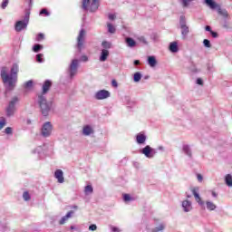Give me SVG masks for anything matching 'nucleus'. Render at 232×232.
Here are the masks:
<instances>
[{"instance_id": "f257e3e1", "label": "nucleus", "mask_w": 232, "mask_h": 232, "mask_svg": "<svg viewBox=\"0 0 232 232\" xmlns=\"http://www.w3.org/2000/svg\"><path fill=\"white\" fill-rule=\"evenodd\" d=\"M17 73H19V64L17 63H14L11 70L6 66H3L1 68L0 76L7 90H13L15 88Z\"/></svg>"}, {"instance_id": "f03ea898", "label": "nucleus", "mask_w": 232, "mask_h": 232, "mask_svg": "<svg viewBox=\"0 0 232 232\" xmlns=\"http://www.w3.org/2000/svg\"><path fill=\"white\" fill-rule=\"evenodd\" d=\"M38 105L41 110V113L44 117H48L50 111H52V102H48L44 95H38Z\"/></svg>"}, {"instance_id": "7ed1b4c3", "label": "nucleus", "mask_w": 232, "mask_h": 232, "mask_svg": "<svg viewBox=\"0 0 232 232\" xmlns=\"http://www.w3.org/2000/svg\"><path fill=\"white\" fill-rule=\"evenodd\" d=\"M99 6H101L99 0H82V8L85 12L93 14L99 10Z\"/></svg>"}, {"instance_id": "20e7f679", "label": "nucleus", "mask_w": 232, "mask_h": 232, "mask_svg": "<svg viewBox=\"0 0 232 232\" xmlns=\"http://www.w3.org/2000/svg\"><path fill=\"white\" fill-rule=\"evenodd\" d=\"M19 104V97L14 96L8 102L7 107L5 108V115L6 117H14L15 115V111L17 108L15 105Z\"/></svg>"}, {"instance_id": "39448f33", "label": "nucleus", "mask_w": 232, "mask_h": 232, "mask_svg": "<svg viewBox=\"0 0 232 232\" xmlns=\"http://www.w3.org/2000/svg\"><path fill=\"white\" fill-rule=\"evenodd\" d=\"M30 23V13H26L24 20H19L14 24L15 32H23L28 28V24Z\"/></svg>"}, {"instance_id": "423d86ee", "label": "nucleus", "mask_w": 232, "mask_h": 232, "mask_svg": "<svg viewBox=\"0 0 232 232\" xmlns=\"http://www.w3.org/2000/svg\"><path fill=\"white\" fill-rule=\"evenodd\" d=\"M179 28L181 30V39L186 41L188 39V35L189 34V26L186 24V16L181 15L179 17Z\"/></svg>"}, {"instance_id": "0eeeda50", "label": "nucleus", "mask_w": 232, "mask_h": 232, "mask_svg": "<svg viewBox=\"0 0 232 232\" xmlns=\"http://www.w3.org/2000/svg\"><path fill=\"white\" fill-rule=\"evenodd\" d=\"M52 131H53V126H52V122L46 121L43 124L41 129V135L45 139L52 135Z\"/></svg>"}, {"instance_id": "6e6552de", "label": "nucleus", "mask_w": 232, "mask_h": 232, "mask_svg": "<svg viewBox=\"0 0 232 232\" xmlns=\"http://www.w3.org/2000/svg\"><path fill=\"white\" fill-rule=\"evenodd\" d=\"M78 70H79V60L77 59L72 60L68 69L70 79H73L74 76L77 75Z\"/></svg>"}, {"instance_id": "1a4fd4ad", "label": "nucleus", "mask_w": 232, "mask_h": 232, "mask_svg": "<svg viewBox=\"0 0 232 232\" xmlns=\"http://www.w3.org/2000/svg\"><path fill=\"white\" fill-rule=\"evenodd\" d=\"M86 41V30L82 29L80 30V33L77 37V49L79 52L82 51V48H84V42Z\"/></svg>"}, {"instance_id": "9d476101", "label": "nucleus", "mask_w": 232, "mask_h": 232, "mask_svg": "<svg viewBox=\"0 0 232 232\" xmlns=\"http://www.w3.org/2000/svg\"><path fill=\"white\" fill-rule=\"evenodd\" d=\"M140 153L145 155L147 159H153L155 155H157V150L151 148L150 145H147L140 150Z\"/></svg>"}, {"instance_id": "9b49d317", "label": "nucleus", "mask_w": 232, "mask_h": 232, "mask_svg": "<svg viewBox=\"0 0 232 232\" xmlns=\"http://www.w3.org/2000/svg\"><path fill=\"white\" fill-rule=\"evenodd\" d=\"M111 96V93L107 90H100L94 94V99L97 101H104V99H108Z\"/></svg>"}, {"instance_id": "f8f14e48", "label": "nucleus", "mask_w": 232, "mask_h": 232, "mask_svg": "<svg viewBox=\"0 0 232 232\" xmlns=\"http://www.w3.org/2000/svg\"><path fill=\"white\" fill-rule=\"evenodd\" d=\"M181 207L184 213H189L193 210V203L189 199H185L181 202Z\"/></svg>"}, {"instance_id": "ddd939ff", "label": "nucleus", "mask_w": 232, "mask_h": 232, "mask_svg": "<svg viewBox=\"0 0 232 232\" xmlns=\"http://www.w3.org/2000/svg\"><path fill=\"white\" fill-rule=\"evenodd\" d=\"M108 57H110V51L102 49L99 57L100 63H106V61H108Z\"/></svg>"}, {"instance_id": "4468645a", "label": "nucleus", "mask_w": 232, "mask_h": 232, "mask_svg": "<svg viewBox=\"0 0 232 232\" xmlns=\"http://www.w3.org/2000/svg\"><path fill=\"white\" fill-rule=\"evenodd\" d=\"M95 133V130H93V127L92 125H85L82 128V135L85 137H90V135H93Z\"/></svg>"}, {"instance_id": "2eb2a0df", "label": "nucleus", "mask_w": 232, "mask_h": 232, "mask_svg": "<svg viewBox=\"0 0 232 232\" xmlns=\"http://www.w3.org/2000/svg\"><path fill=\"white\" fill-rule=\"evenodd\" d=\"M148 137L144 132H140L136 135V142L137 144H146Z\"/></svg>"}, {"instance_id": "dca6fc26", "label": "nucleus", "mask_w": 232, "mask_h": 232, "mask_svg": "<svg viewBox=\"0 0 232 232\" xmlns=\"http://www.w3.org/2000/svg\"><path fill=\"white\" fill-rule=\"evenodd\" d=\"M192 195H194L195 200L199 206H204V202L198 194V188H192Z\"/></svg>"}, {"instance_id": "f3484780", "label": "nucleus", "mask_w": 232, "mask_h": 232, "mask_svg": "<svg viewBox=\"0 0 232 232\" xmlns=\"http://www.w3.org/2000/svg\"><path fill=\"white\" fill-rule=\"evenodd\" d=\"M54 177L57 179L59 184L64 183V172L61 169H56L54 172Z\"/></svg>"}, {"instance_id": "a211bd4d", "label": "nucleus", "mask_w": 232, "mask_h": 232, "mask_svg": "<svg viewBox=\"0 0 232 232\" xmlns=\"http://www.w3.org/2000/svg\"><path fill=\"white\" fill-rule=\"evenodd\" d=\"M73 213H75L73 210H70L65 216H63L59 221L60 226H63V224H66V221L68 220V218H72Z\"/></svg>"}, {"instance_id": "6ab92c4d", "label": "nucleus", "mask_w": 232, "mask_h": 232, "mask_svg": "<svg viewBox=\"0 0 232 232\" xmlns=\"http://www.w3.org/2000/svg\"><path fill=\"white\" fill-rule=\"evenodd\" d=\"M182 150L188 159H193V152L191 151V147H189V145H183Z\"/></svg>"}, {"instance_id": "aec40b11", "label": "nucleus", "mask_w": 232, "mask_h": 232, "mask_svg": "<svg viewBox=\"0 0 232 232\" xmlns=\"http://www.w3.org/2000/svg\"><path fill=\"white\" fill-rule=\"evenodd\" d=\"M169 49L171 53H177L179 52V44L177 42L170 43Z\"/></svg>"}, {"instance_id": "412c9836", "label": "nucleus", "mask_w": 232, "mask_h": 232, "mask_svg": "<svg viewBox=\"0 0 232 232\" xmlns=\"http://www.w3.org/2000/svg\"><path fill=\"white\" fill-rule=\"evenodd\" d=\"M147 63L150 68L157 66V58L155 56H148Z\"/></svg>"}, {"instance_id": "4be33fe9", "label": "nucleus", "mask_w": 232, "mask_h": 232, "mask_svg": "<svg viewBox=\"0 0 232 232\" xmlns=\"http://www.w3.org/2000/svg\"><path fill=\"white\" fill-rule=\"evenodd\" d=\"M205 3L207 5L209 6V8H211V10L218 8V5L216 3L215 0H205Z\"/></svg>"}, {"instance_id": "5701e85b", "label": "nucleus", "mask_w": 232, "mask_h": 232, "mask_svg": "<svg viewBox=\"0 0 232 232\" xmlns=\"http://www.w3.org/2000/svg\"><path fill=\"white\" fill-rule=\"evenodd\" d=\"M51 87H52V82H50V80L45 81L43 85V93H46Z\"/></svg>"}, {"instance_id": "b1692460", "label": "nucleus", "mask_w": 232, "mask_h": 232, "mask_svg": "<svg viewBox=\"0 0 232 232\" xmlns=\"http://www.w3.org/2000/svg\"><path fill=\"white\" fill-rule=\"evenodd\" d=\"M218 14L219 15H222V17H225L226 19H227V17H229V13H227V10L222 9L220 7H218Z\"/></svg>"}, {"instance_id": "393cba45", "label": "nucleus", "mask_w": 232, "mask_h": 232, "mask_svg": "<svg viewBox=\"0 0 232 232\" xmlns=\"http://www.w3.org/2000/svg\"><path fill=\"white\" fill-rule=\"evenodd\" d=\"M126 43L129 48H133L137 45V42H135L133 38H130V37L126 38Z\"/></svg>"}, {"instance_id": "a878e982", "label": "nucleus", "mask_w": 232, "mask_h": 232, "mask_svg": "<svg viewBox=\"0 0 232 232\" xmlns=\"http://www.w3.org/2000/svg\"><path fill=\"white\" fill-rule=\"evenodd\" d=\"M206 206L208 211H215V209H217V205L211 201H207Z\"/></svg>"}, {"instance_id": "bb28decb", "label": "nucleus", "mask_w": 232, "mask_h": 232, "mask_svg": "<svg viewBox=\"0 0 232 232\" xmlns=\"http://www.w3.org/2000/svg\"><path fill=\"white\" fill-rule=\"evenodd\" d=\"M102 50H111V42H108V41H103L102 43Z\"/></svg>"}, {"instance_id": "cd10ccee", "label": "nucleus", "mask_w": 232, "mask_h": 232, "mask_svg": "<svg viewBox=\"0 0 232 232\" xmlns=\"http://www.w3.org/2000/svg\"><path fill=\"white\" fill-rule=\"evenodd\" d=\"M225 183L227 184V186H228V188H232V176H231V174H227L225 177Z\"/></svg>"}, {"instance_id": "c85d7f7f", "label": "nucleus", "mask_w": 232, "mask_h": 232, "mask_svg": "<svg viewBox=\"0 0 232 232\" xmlns=\"http://www.w3.org/2000/svg\"><path fill=\"white\" fill-rule=\"evenodd\" d=\"M33 155H38V159H39V155H41V153H43V146H38L36 147L34 150H32Z\"/></svg>"}, {"instance_id": "c756f323", "label": "nucleus", "mask_w": 232, "mask_h": 232, "mask_svg": "<svg viewBox=\"0 0 232 232\" xmlns=\"http://www.w3.org/2000/svg\"><path fill=\"white\" fill-rule=\"evenodd\" d=\"M141 79H142V73L139 72L134 73V76H133L134 82H140Z\"/></svg>"}, {"instance_id": "7c9ffc66", "label": "nucleus", "mask_w": 232, "mask_h": 232, "mask_svg": "<svg viewBox=\"0 0 232 232\" xmlns=\"http://www.w3.org/2000/svg\"><path fill=\"white\" fill-rule=\"evenodd\" d=\"M84 193L85 195H92V193H93V187H92V185L85 186Z\"/></svg>"}, {"instance_id": "2f4dec72", "label": "nucleus", "mask_w": 232, "mask_h": 232, "mask_svg": "<svg viewBox=\"0 0 232 232\" xmlns=\"http://www.w3.org/2000/svg\"><path fill=\"white\" fill-rule=\"evenodd\" d=\"M41 50H43V45L36 44L33 46V52H34L35 53H39V52H41Z\"/></svg>"}, {"instance_id": "473e14b6", "label": "nucleus", "mask_w": 232, "mask_h": 232, "mask_svg": "<svg viewBox=\"0 0 232 232\" xmlns=\"http://www.w3.org/2000/svg\"><path fill=\"white\" fill-rule=\"evenodd\" d=\"M107 28H108L109 34H115L116 29H115V26H113V24H111V23H108Z\"/></svg>"}, {"instance_id": "72a5a7b5", "label": "nucleus", "mask_w": 232, "mask_h": 232, "mask_svg": "<svg viewBox=\"0 0 232 232\" xmlns=\"http://www.w3.org/2000/svg\"><path fill=\"white\" fill-rule=\"evenodd\" d=\"M23 198L24 200H25V202H28V200H30L32 197L30 196V193L28 191H24L23 193Z\"/></svg>"}, {"instance_id": "f704fd0d", "label": "nucleus", "mask_w": 232, "mask_h": 232, "mask_svg": "<svg viewBox=\"0 0 232 232\" xmlns=\"http://www.w3.org/2000/svg\"><path fill=\"white\" fill-rule=\"evenodd\" d=\"M123 200H124V202H131V200H133V198H131V196H130V194H124Z\"/></svg>"}, {"instance_id": "c9c22d12", "label": "nucleus", "mask_w": 232, "mask_h": 232, "mask_svg": "<svg viewBox=\"0 0 232 232\" xmlns=\"http://www.w3.org/2000/svg\"><path fill=\"white\" fill-rule=\"evenodd\" d=\"M32 86H34V81L29 80L28 82H26L24 83V88H26L27 90H30V88H32Z\"/></svg>"}, {"instance_id": "e433bc0d", "label": "nucleus", "mask_w": 232, "mask_h": 232, "mask_svg": "<svg viewBox=\"0 0 232 232\" xmlns=\"http://www.w3.org/2000/svg\"><path fill=\"white\" fill-rule=\"evenodd\" d=\"M203 45L205 46V48H211V42L208 39H204Z\"/></svg>"}, {"instance_id": "4c0bfd02", "label": "nucleus", "mask_w": 232, "mask_h": 232, "mask_svg": "<svg viewBox=\"0 0 232 232\" xmlns=\"http://www.w3.org/2000/svg\"><path fill=\"white\" fill-rule=\"evenodd\" d=\"M5 133L6 135H12V133H14V130L12 129V127H6V128L5 129Z\"/></svg>"}, {"instance_id": "58836bf2", "label": "nucleus", "mask_w": 232, "mask_h": 232, "mask_svg": "<svg viewBox=\"0 0 232 232\" xmlns=\"http://www.w3.org/2000/svg\"><path fill=\"white\" fill-rule=\"evenodd\" d=\"M182 1V6L184 8H187V6H189V4L191 3V1L193 0H181Z\"/></svg>"}, {"instance_id": "ea45409f", "label": "nucleus", "mask_w": 232, "mask_h": 232, "mask_svg": "<svg viewBox=\"0 0 232 232\" xmlns=\"http://www.w3.org/2000/svg\"><path fill=\"white\" fill-rule=\"evenodd\" d=\"M138 41H140V43H142L143 44H148V41L144 36H139Z\"/></svg>"}, {"instance_id": "a19ab883", "label": "nucleus", "mask_w": 232, "mask_h": 232, "mask_svg": "<svg viewBox=\"0 0 232 232\" xmlns=\"http://www.w3.org/2000/svg\"><path fill=\"white\" fill-rule=\"evenodd\" d=\"M222 27L225 29V30H231V25H229V24L227 23V21H225Z\"/></svg>"}, {"instance_id": "79ce46f5", "label": "nucleus", "mask_w": 232, "mask_h": 232, "mask_svg": "<svg viewBox=\"0 0 232 232\" xmlns=\"http://www.w3.org/2000/svg\"><path fill=\"white\" fill-rule=\"evenodd\" d=\"M36 61L37 63H44V61L43 60V53H38L36 55Z\"/></svg>"}, {"instance_id": "37998d69", "label": "nucleus", "mask_w": 232, "mask_h": 232, "mask_svg": "<svg viewBox=\"0 0 232 232\" xmlns=\"http://www.w3.org/2000/svg\"><path fill=\"white\" fill-rule=\"evenodd\" d=\"M8 3H9L8 0H3L2 5H1V8L3 10H5L6 8V6H8Z\"/></svg>"}, {"instance_id": "c03bdc74", "label": "nucleus", "mask_w": 232, "mask_h": 232, "mask_svg": "<svg viewBox=\"0 0 232 232\" xmlns=\"http://www.w3.org/2000/svg\"><path fill=\"white\" fill-rule=\"evenodd\" d=\"M43 14H44V15H46V17H48V15H50V12H48V10H46V9H42L40 11V15H43Z\"/></svg>"}, {"instance_id": "a18cd8bd", "label": "nucleus", "mask_w": 232, "mask_h": 232, "mask_svg": "<svg viewBox=\"0 0 232 232\" xmlns=\"http://www.w3.org/2000/svg\"><path fill=\"white\" fill-rule=\"evenodd\" d=\"M190 72H192V73H198V72H200L198 69H197V66L192 65L190 67Z\"/></svg>"}, {"instance_id": "49530a36", "label": "nucleus", "mask_w": 232, "mask_h": 232, "mask_svg": "<svg viewBox=\"0 0 232 232\" xmlns=\"http://www.w3.org/2000/svg\"><path fill=\"white\" fill-rule=\"evenodd\" d=\"M89 231H97V225L92 224L89 227Z\"/></svg>"}, {"instance_id": "de8ad7c7", "label": "nucleus", "mask_w": 232, "mask_h": 232, "mask_svg": "<svg viewBox=\"0 0 232 232\" xmlns=\"http://www.w3.org/2000/svg\"><path fill=\"white\" fill-rule=\"evenodd\" d=\"M37 41H43V39H44V34L43 33H40L38 35H37Z\"/></svg>"}, {"instance_id": "09e8293b", "label": "nucleus", "mask_w": 232, "mask_h": 232, "mask_svg": "<svg viewBox=\"0 0 232 232\" xmlns=\"http://www.w3.org/2000/svg\"><path fill=\"white\" fill-rule=\"evenodd\" d=\"M210 35H212L214 39H217V37H218V33L211 31Z\"/></svg>"}, {"instance_id": "8fccbe9b", "label": "nucleus", "mask_w": 232, "mask_h": 232, "mask_svg": "<svg viewBox=\"0 0 232 232\" xmlns=\"http://www.w3.org/2000/svg\"><path fill=\"white\" fill-rule=\"evenodd\" d=\"M81 61H82V63H88V56H86V55H82Z\"/></svg>"}, {"instance_id": "3c124183", "label": "nucleus", "mask_w": 232, "mask_h": 232, "mask_svg": "<svg viewBox=\"0 0 232 232\" xmlns=\"http://www.w3.org/2000/svg\"><path fill=\"white\" fill-rule=\"evenodd\" d=\"M111 84H112L113 88H119V83L117 82V81L112 80Z\"/></svg>"}, {"instance_id": "603ef678", "label": "nucleus", "mask_w": 232, "mask_h": 232, "mask_svg": "<svg viewBox=\"0 0 232 232\" xmlns=\"http://www.w3.org/2000/svg\"><path fill=\"white\" fill-rule=\"evenodd\" d=\"M197 179L199 182H202L204 180V177L201 174H197Z\"/></svg>"}, {"instance_id": "864d4df0", "label": "nucleus", "mask_w": 232, "mask_h": 232, "mask_svg": "<svg viewBox=\"0 0 232 232\" xmlns=\"http://www.w3.org/2000/svg\"><path fill=\"white\" fill-rule=\"evenodd\" d=\"M111 232H121V229L117 227H111Z\"/></svg>"}, {"instance_id": "5fc2aeb1", "label": "nucleus", "mask_w": 232, "mask_h": 232, "mask_svg": "<svg viewBox=\"0 0 232 232\" xmlns=\"http://www.w3.org/2000/svg\"><path fill=\"white\" fill-rule=\"evenodd\" d=\"M5 124H6V121H0V130H2V128H5Z\"/></svg>"}, {"instance_id": "6e6d98bb", "label": "nucleus", "mask_w": 232, "mask_h": 232, "mask_svg": "<svg viewBox=\"0 0 232 232\" xmlns=\"http://www.w3.org/2000/svg\"><path fill=\"white\" fill-rule=\"evenodd\" d=\"M197 84H199V86H202V84H204V82L202 81V79L198 78L197 79Z\"/></svg>"}, {"instance_id": "4d7b16f0", "label": "nucleus", "mask_w": 232, "mask_h": 232, "mask_svg": "<svg viewBox=\"0 0 232 232\" xmlns=\"http://www.w3.org/2000/svg\"><path fill=\"white\" fill-rule=\"evenodd\" d=\"M205 30H206V32H210V34H211V32H213V30H211V26H209V25H206Z\"/></svg>"}, {"instance_id": "13d9d810", "label": "nucleus", "mask_w": 232, "mask_h": 232, "mask_svg": "<svg viewBox=\"0 0 232 232\" xmlns=\"http://www.w3.org/2000/svg\"><path fill=\"white\" fill-rule=\"evenodd\" d=\"M115 14H109V19L111 20V21H113L114 19H115Z\"/></svg>"}, {"instance_id": "bf43d9fd", "label": "nucleus", "mask_w": 232, "mask_h": 232, "mask_svg": "<svg viewBox=\"0 0 232 232\" xmlns=\"http://www.w3.org/2000/svg\"><path fill=\"white\" fill-rule=\"evenodd\" d=\"M134 64H135V66H139V64H140V61L135 60Z\"/></svg>"}, {"instance_id": "052dcab7", "label": "nucleus", "mask_w": 232, "mask_h": 232, "mask_svg": "<svg viewBox=\"0 0 232 232\" xmlns=\"http://www.w3.org/2000/svg\"><path fill=\"white\" fill-rule=\"evenodd\" d=\"M212 197L217 198L218 195L215 192H212Z\"/></svg>"}, {"instance_id": "680f3d73", "label": "nucleus", "mask_w": 232, "mask_h": 232, "mask_svg": "<svg viewBox=\"0 0 232 232\" xmlns=\"http://www.w3.org/2000/svg\"><path fill=\"white\" fill-rule=\"evenodd\" d=\"M158 150H164V147L160 146V147L158 148Z\"/></svg>"}, {"instance_id": "e2e57ef3", "label": "nucleus", "mask_w": 232, "mask_h": 232, "mask_svg": "<svg viewBox=\"0 0 232 232\" xmlns=\"http://www.w3.org/2000/svg\"><path fill=\"white\" fill-rule=\"evenodd\" d=\"M72 209H78V207L77 206H73Z\"/></svg>"}, {"instance_id": "0e129e2a", "label": "nucleus", "mask_w": 232, "mask_h": 232, "mask_svg": "<svg viewBox=\"0 0 232 232\" xmlns=\"http://www.w3.org/2000/svg\"><path fill=\"white\" fill-rule=\"evenodd\" d=\"M71 229H75V227L74 226H71Z\"/></svg>"}, {"instance_id": "69168bd1", "label": "nucleus", "mask_w": 232, "mask_h": 232, "mask_svg": "<svg viewBox=\"0 0 232 232\" xmlns=\"http://www.w3.org/2000/svg\"><path fill=\"white\" fill-rule=\"evenodd\" d=\"M29 3H32V0H29Z\"/></svg>"}]
</instances>
